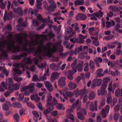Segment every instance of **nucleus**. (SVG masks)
<instances>
[{
  "instance_id": "8",
  "label": "nucleus",
  "mask_w": 122,
  "mask_h": 122,
  "mask_svg": "<svg viewBox=\"0 0 122 122\" xmlns=\"http://www.w3.org/2000/svg\"><path fill=\"white\" fill-rule=\"evenodd\" d=\"M5 83L8 87V90H12V89L11 87L13 84L14 82L13 81L12 79L10 78L7 79L6 80Z\"/></svg>"
},
{
  "instance_id": "17",
  "label": "nucleus",
  "mask_w": 122,
  "mask_h": 122,
  "mask_svg": "<svg viewBox=\"0 0 122 122\" xmlns=\"http://www.w3.org/2000/svg\"><path fill=\"white\" fill-rule=\"evenodd\" d=\"M22 61L23 62L25 63L24 64L25 65L26 64H30L32 63V60L30 57H29L27 58H24L22 60Z\"/></svg>"
},
{
  "instance_id": "16",
  "label": "nucleus",
  "mask_w": 122,
  "mask_h": 122,
  "mask_svg": "<svg viewBox=\"0 0 122 122\" xmlns=\"http://www.w3.org/2000/svg\"><path fill=\"white\" fill-rule=\"evenodd\" d=\"M33 61H34L35 63L38 67L39 68H42L46 65V63L44 62V64H42L40 65L38 64L39 60L37 57H35L33 58Z\"/></svg>"
},
{
  "instance_id": "35",
  "label": "nucleus",
  "mask_w": 122,
  "mask_h": 122,
  "mask_svg": "<svg viewBox=\"0 0 122 122\" xmlns=\"http://www.w3.org/2000/svg\"><path fill=\"white\" fill-rule=\"evenodd\" d=\"M27 55V53H21L20 56H15V58L17 59H20L21 57L26 56Z\"/></svg>"
},
{
  "instance_id": "44",
  "label": "nucleus",
  "mask_w": 122,
  "mask_h": 122,
  "mask_svg": "<svg viewBox=\"0 0 122 122\" xmlns=\"http://www.w3.org/2000/svg\"><path fill=\"white\" fill-rule=\"evenodd\" d=\"M39 24V21L37 20L34 19L32 21V25L34 26L38 25Z\"/></svg>"
},
{
  "instance_id": "21",
  "label": "nucleus",
  "mask_w": 122,
  "mask_h": 122,
  "mask_svg": "<svg viewBox=\"0 0 122 122\" xmlns=\"http://www.w3.org/2000/svg\"><path fill=\"white\" fill-rule=\"evenodd\" d=\"M11 105L10 103L8 102L5 104H4L2 106L3 109L5 111H7L9 109V107Z\"/></svg>"
},
{
  "instance_id": "37",
  "label": "nucleus",
  "mask_w": 122,
  "mask_h": 122,
  "mask_svg": "<svg viewBox=\"0 0 122 122\" xmlns=\"http://www.w3.org/2000/svg\"><path fill=\"white\" fill-rule=\"evenodd\" d=\"M84 3V1H80L79 0H76L74 2L75 5L76 6L82 5Z\"/></svg>"
},
{
  "instance_id": "42",
  "label": "nucleus",
  "mask_w": 122,
  "mask_h": 122,
  "mask_svg": "<svg viewBox=\"0 0 122 122\" xmlns=\"http://www.w3.org/2000/svg\"><path fill=\"white\" fill-rule=\"evenodd\" d=\"M109 73L111 75L114 76L115 75H118L120 74V72L117 71H116L115 72H114L113 71H109Z\"/></svg>"
},
{
  "instance_id": "53",
  "label": "nucleus",
  "mask_w": 122,
  "mask_h": 122,
  "mask_svg": "<svg viewBox=\"0 0 122 122\" xmlns=\"http://www.w3.org/2000/svg\"><path fill=\"white\" fill-rule=\"evenodd\" d=\"M49 72V69L48 67H46L45 73L44 74V75L45 76H49L50 75Z\"/></svg>"
},
{
  "instance_id": "50",
  "label": "nucleus",
  "mask_w": 122,
  "mask_h": 122,
  "mask_svg": "<svg viewBox=\"0 0 122 122\" xmlns=\"http://www.w3.org/2000/svg\"><path fill=\"white\" fill-rule=\"evenodd\" d=\"M24 97V94L23 93L20 94L19 96V97L17 99V100L19 101H21Z\"/></svg>"
},
{
  "instance_id": "4",
  "label": "nucleus",
  "mask_w": 122,
  "mask_h": 122,
  "mask_svg": "<svg viewBox=\"0 0 122 122\" xmlns=\"http://www.w3.org/2000/svg\"><path fill=\"white\" fill-rule=\"evenodd\" d=\"M77 115L79 118L82 120H85V118L83 114L85 115L86 114L85 110L84 108H81V106H79L77 107Z\"/></svg>"
},
{
  "instance_id": "7",
  "label": "nucleus",
  "mask_w": 122,
  "mask_h": 122,
  "mask_svg": "<svg viewBox=\"0 0 122 122\" xmlns=\"http://www.w3.org/2000/svg\"><path fill=\"white\" fill-rule=\"evenodd\" d=\"M66 78L65 77H60L58 81V85L61 87H64L66 85Z\"/></svg>"
},
{
  "instance_id": "43",
  "label": "nucleus",
  "mask_w": 122,
  "mask_h": 122,
  "mask_svg": "<svg viewBox=\"0 0 122 122\" xmlns=\"http://www.w3.org/2000/svg\"><path fill=\"white\" fill-rule=\"evenodd\" d=\"M117 42L115 41L111 43V45H108L107 46L108 48H114L115 46L114 45L117 44Z\"/></svg>"
},
{
  "instance_id": "54",
  "label": "nucleus",
  "mask_w": 122,
  "mask_h": 122,
  "mask_svg": "<svg viewBox=\"0 0 122 122\" xmlns=\"http://www.w3.org/2000/svg\"><path fill=\"white\" fill-rule=\"evenodd\" d=\"M74 92H67L66 93V96L67 97H71L74 95Z\"/></svg>"
},
{
  "instance_id": "29",
  "label": "nucleus",
  "mask_w": 122,
  "mask_h": 122,
  "mask_svg": "<svg viewBox=\"0 0 122 122\" xmlns=\"http://www.w3.org/2000/svg\"><path fill=\"white\" fill-rule=\"evenodd\" d=\"M93 82H94L97 84V86H99L102 82V79H94L93 81Z\"/></svg>"
},
{
  "instance_id": "40",
  "label": "nucleus",
  "mask_w": 122,
  "mask_h": 122,
  "mask_svg": "<svg viewBox=\"0 0 122 122\" xmlns=\"http://www.w3.org/2000/svg\"><path fill=\"white\" fill-rule=\"evenodd\" d=\"M37 17L38 19L41 20L42 22H47L46 20L44 19L40 14L38 15L37 16Z\"/></svg>"
},
{
  "instance_id": "9",
  "label": "nucleus",
  "mask_w": 122,
  "mask_h": 122,
  "mask_svg": "<svg viewBox=\"0 0 122 122\" xmlns=\"http://www.w3.org/2000/svg\"><path fill=\"white\" fill-rule=\"evenodd\" d=\"M23 36L25 37L26 35L24 34L23 33H20L16 35V36L17 40L19 44H23V41L22 38Z\"/></svg>"
},
{
  "instance_id": "20",
  "label": "nucleus",
  "mask_w": 122,
  "mask_h": 122,
  "mask_svg": "<svg viewBox=\"0 0 122 122\" xmlns=\"http://www.w3.org/2000/svg\"><path fill=\"white\" fill-rule=\"evenodd\" d=\"M70 89L72 90L76 88L77 86V85L75 83L71 81H70L68 85Z\"/></svg>"
},
{
  "instance_id": "60",
  "label": "nucleus",
  "mask_w": 122,
  "mask_h": 122,
  "mask_svg": "<svg viewBox=\"0 0 122 122\" xmlns=\"http://www.w3.org/2000/svg\"><path fill=\"white\" fill-rule=\"evenodd\" d=\"M96 35V36L95 37L94 36H91L90 37L92 39L93 41H96L97 40H98V35L97 34H96L95 35Z\"/></svg>"
},
{
  "instance_id": "12",
  "label": "nucleus",
  "mask_w": 122,
  "mask_h": 122,
  "mask_svg": "<svg viewBox=\"0 0 122 122\" xmlns=\"http://www.w3.org/2000/svg\"><path fill=\"white\" fill-rule=\"evenodd\" d=\"M109 106L107 105L104 109H103L102 111V116L103 118H105L106 116V114L108 113L109 110Z\"/></svg>"
},
{
  "instance_id": "33",
  "label": "nucleus",
  "mask_w": 122,
  "mask_h": 122,
  "mask_svg": "<svg viewBox=\"0 0 122 122\" xmlns=\"http://www.w3.org/2000/svg\"><path fill=\"white\" fill-rule=\"evenodd\" d=\"M103 14V13L101 11H99L98 12H97L96 13H93L92 14V15H94V16L99 17H102Z\"/></svg>"
},
{
  "instance_id": "49",
  "label": "nucleus",
  "mask_w": 122,
  "mask_h": 122,
  "mask_svg": "<svg viewBox=\"0 0 122 122\" xmlns=\"http://www.w3.org/2000/svg\"><path fill=\"white\" fill-rule=\"evenodd\" d=\"M89 66L91 69L92 70H94L95 68V66L94 63L92 60L90 61L89 62Z\"/></svg>"
},
{
  "instance_id": "30",
  "label": "nucleus",
  "mask_w": 122,
  "mask_h": 122,
  "mask_svg": "<svg viewBox=\"0 0 122 122\" xmlns=\"http://www.w3.org/2000/svg\"><path fill=\"white\" fill-rule=\"evenodd\" d=\"M108 89L110 93L112 91V93L113 94L114 91L113 90L112 81H111L109 83Z\"/></svg>"
},
{
  "instance_id": "56",
  "label": "nucleus",
  "mask_w": 122,
  "mask_h": 122,
  "mask_svg": "<svg viewBox=\"0 0 122 122\" xmlns=\"http://www.w3.org/2000/svg\"><path fill=\"white\" fill-rule=\"evenodd\" d=\"M57 107V108L59 109L64 110L65 109V107L63 104H58Z\"/></svg>"
},
{
  "instance_id": "34",
  "label": "nucleus",
  "mask_w": 122,
  "mask_h": 122,
  "mask_svg": "<svg viewBox=\"0 0 122 122\" xmlns=\"http://www.w3.org/2000/svg\"><path fill=\"white\" fill-rule=\"evenodd\" d=\"M47 104L48 105H49L51 104L50 102L52 100V98L51 94L50 93L48 94L47 97Z\"/></svg>"
},
{
  "instance_id": "48",
  "label": "nucleus",
  "mask_w": 122,
  "mask_h": 122,
  "mask_svg": "<svg viewBox=\"0 0 122 122\" xmlns=\"http://www.w3.org/2000/svg\"><path fill=\"white\" fill-rule=\"evenodd\" d=\"M32 81H40V80L38 78V77L36 75H34L33 77Z\"/></svg>"
},
{
  "instance_id": "52",
  "label": "nucleus",
  "mask_w": 122,
  "mask_h": 122,
  "mask_svg": "<svg viewBox=\"0 0 122 122\" xmlns=\"http://www.w3.org/2000/svg\"><path fill=\"white\" fill-rule=\"evenodd\" d=\"M14 79L17 82H19L22 80L23 78L21 77L16 76L14 78Z\"/></svg>"
},
{
  "instance_id": "25",
  "label": "nucleus",
  "mask_w": 122,
  "mask_h": 122,
  "mask_svg": "<svg viewBox=\"0 0 122 122\" xmlns=\"http://www.w3.org/2000/svg\"><path fill=\"white\" fill-rule=\"evenodd\" d=\"M11 7L13 9V10L15 13H18L22 15L23 12L20 8H19L17 9H15L13 8L12 6H11Z\"/></svg>"
},
{
  "instance_id": "45",
  "label": "nucleus",
  "mask_w": 122,
  "mask_h": 122,
  "mask_svg": "<svg viewBox=\"0 0 122 122\" xmlns=\"http://www.w3.org/2000/svg\"><path fill=\"white\" fill-rule=\"evenodd\" d=\"M13 118L16 122H18L20 120V117L17 113H15L13 115Z\"/></svg>"
},
{
  "instance_id": "19",
  "label": "nucleus",
  "mask_w": 122,
  "mask_h": 122,
  "mask_svg": "<svg viewBox=\"0 0 122 122\" xmlns=\"http://www.w3.org/2000/svg\"><path fill=\"white\" fill-rule=\"evenodd\" d=\"M7 89V87L5 85V83L4 81H3L0 85V92H4L5 91V89Z\"/></svg>"
},
{
  "instance_id": "2",
  "label": "nucleus",
  "mask_w": 122,
  "mask_h": 122,
  "mask_svg": "<svg viewBox=\"0 0 122 122\" xmlns=\"http://www.w3.org/2000/svg\"><path fill=\"white\" fill-rule=\"evenodd\" d=\"M14 66L16 68L13 69V71L15 73L18 74L23 73V72L25 71V64H23L22 63H16L14 64Z\"/></svg>"
},
{
  "instance_id": "1",
  "label": "nucleus",
  "mask_w": 122,
  "mask_h": 122,
  "mask_svg": "<svg viewBox=\"0 0 122 122\" xmlns=\"http://www.w3.org/2000/svg\"><path fill=\"white\" fill-rule=\"evenodd\" d=\"M36 38L35 40L31 39L29 41L26 40H24V44L22 45L21 50L22 51H27L28 53H30L33 51L34 48L32 47L37 44H39L38 49L34 51V56L39 57V59L41 61L43 58L42 56H50L52 53L55 52L58 49V46L60 47L59 50L60 51H63L62 46L61 45V41L57 42L53 44L51 43H47L46 46L43 45L44 40L46 39L47 36L45 35H38L37 34L35 35Z\"/></svg>"
},
{
  "instance_id": "61",
  "label": "nucleus",
  "mask_w": 122,
  "mask_h": 122,
  "mask_svg": "<svg viewBox=\"0 0 122 122\" xmlns=\"http://www.w3.org/2000/svg\"><path fill=\"white\" fill-rule=\"evenodd\" d=\"M32 113L34 115V117L38 118L39 116L38 113L36 111H33L32 112Z\"/></svg>"
},
{
  "instance_id": "51",
  "label": "nucleus",
  "mask_w": 122,
  "mask_h": 122,
  "mask_svg": "<svg viewBox=\"0 0 122 122\" xmlns=\"http://www.w3.org/2000/svg\"><path fill=\"white\" fill-rule=\"evenodd\" d=\"M73 31V29L70 26L67 27V29L66 30V31L67 33H71Z\"/></svg>"
},
{
  "instance_id": "13",
  "label": "nucleus",
  "mask_w": 122,
  "mask_h": 122,
  "mask_svg": "<svg viewBox=\"0 0 122 122\" xmlns=\"http://www.w3.org/2000/svg\"><path fill=\"white\" fill-rule=\"evenodd\" d=\"M44 84L47 90L50 92L52 91L53 88L51 83L49 81H46L44 82Z\"/></svg>"
},
{
  "instance_id": "10",
  "label": "nucleus",
  "mask_w": 122,
  "mask_h": 122,
  "mask_svg": "<svg viewBox=\"0 0 122 122\" xmlns=\"http://www.w3.org/2000/svg\"><path fill=\"white\" fill-rule=\"evenodd\" d=\"M86 91V90L85 89L79 90L77 89L74 92V93L76 95V97H77L79 95L84 94Z\"/></svg>"
},
{
  "instance_id": "59",
  "label": "nucleus",
  "mask_w": 122,
  "mask_h": 122,
  "mask_svg": "<svg viewBox=\"0 0 122 122\" xmlns=\"http://www.w3.org/2000/svg\"><path fill=\"white\" fill-rule=\"evenodd\" d=\"M114 37V36L112 35L108 36H106L105 38L106 40H109L113 38Z\"/></svg>"
},
{
  "instance_id": "39",
  "label": "nucleus",
  "mask_w": 122,
  "mask_h": 122,
  "mask_svg": "<svg viewBox=\"0 0 122 122\" xmlns=\"http://www.w3.org/2000/svg\"><path fill=\"white\" fill-rule=\"evenodd\" d=\"M65 89H63L62 91H61L60 90H58V91L67 100L68 99V98L67 97V96L66 95V94H64V93L65 92Z\"/></svg>"
},
{
  "instance_id": "5",
  "label": "nucleus",
  "mask_w": 122,
  "mask_h": 122,
  "mask_svg": "<svg viewBox=\"0 0 122 122\" xmlns=\"http://www.w3.org/2000/svg\"><path fill=\"white\" fill-rule=\"evenodd\" d=\"M77 62V60H74L71 64V67H72L73 70H72L75 71V68L77 69L79 71H81L82 70V68L83 66V62H82L81 63L79 64L78 65L76 66V65Z\"/></svg>"
},
{
  "instance_id": "64",
  "label": "nucleus",
  "mask_w": 122,
  "mask_h": 122,
  "mask_svg": "<svg viewBox=\"0 0 122 122\" xmlns=\"http://www.w3.org/2000/svg\"><path fill=\"white\" fill-rule=\"evenodd\" d=\"M48 35L51 38L54 37L55 36V34L52 33V31H51L48 34Z\"/></svg>"
},
{
  "instance_id": "46",
  "label": "nucleus",
  "mask_w": 122,
  "mask_h": 122,
  "mask_svg": "<svg viewBox=\"0 0 122 122\" xmlns=\"http://www.w3.org/2000/svg\"><path fill=\"white\" fill-rule=\"evenodd\" d=\"M26 67L27 70H29L33 72L36 69L35 66L34 65L31 66L30 68H28L27 66H26Z\"/></svg>"
},
{
  "instance_id": "26",
  "label": "nucleus",
  "mask_w": 122,
  "mask_h": 122,
  "mask_svg": "<svg viewBox=\"0 0 122 122\" xmlns=\"http://www.w3.org/2000/svg\"><path fill=\"white\" fill-rule=\"evenodd\" d=\"M102 61V59L100 57H96L95 59V62L96 63L97 66L98 67H100V64L98 62V61H99L100 63H101Z\"/></svg>"
},
{
  "instance_id": "11",
  "label": "nucleus",
  "mask_w": 122,
  "mask_h": 122,
  "mask_svg": "<svg viewBox=\"0 0 122 122\" xmlns=\"http://www.w3.org/2000/svg\"><path fill=\"white\" fill-rule=\"evenodd\" d=\"M61 73H59L57 72H54L52 73L50 77L51 81L53 82L59 76Z\"/></svg>"
},
{
  "instance_id": "57",
  "label": "nucleus",
  "mask_w": 122,
  "mask_h": 122,
  "mask_svg": "<svg viewBox=\"0 0 122 122\" xmlns=\"http://www.w3.org/2000/svg\"><path fill=\"white\" fill-rule=\"evenodd\" d=\"M35 83H31L29 84L28 86L29 89L31 88H32L34 87L35 86Z\"/></svg>"
},
{
  "instance_id": "15",
  "label": "nucleus",
  "mask_w": 122,
  "mask_h": 122,
  "mask_svg": "<svg viewBox=\"0 0 122 122\" xmlns=\"http://www.w3.org/2000/svg\"><path fill=\"white\" fill-rule=\"evenodd\" d=\"M7 14V12L5 11L4 17V21H5L7 20H9L12 18V17L13 15L12 12L10 11L7 15H6Z\"/></svg>"
},
{
  "instance_id": "18",
  "label": "nucleus",
  "mask_w": 122,
  "mask_h": 122,
  "mask_svg": "<svg viewBox=\"0 0 122 122\" xmlns=\"http://www.w3.org/2000/svg\"><path fill=\"white\" fill-rule=\"evenodd\" d=\"M76 72V71L75 70V71L73 70L69 71L67 72L68 78L69 80H72L73 78L72 75Z\"/></svg>"
},
{
  "instance_id": "63",
  "label": "nucleus",
  "mask_w": 122,
  "mask_h": 122,
  "mask_svg": "<svg viewBox=\"0 0 122 122\" xmlns=\"http://www.w3.org/2000/svg\"><path fill=\"white\" fill-rule=\"evenodd\" d=\"M50 68L53 70H56L57 69L56 68V65L54 63H53L50 65Z\"/></svg>"
},
{
  "instance_id": "31",
  "label": "nucleus",
  "mask_w": 122,
  "mask_h": 122,
  "mask_svg": "<svg viewBox=\"0 0 122 122\" xmlns=\"http://www.w3.org/2000/svg\"><path fill=\"white\" fill-rule=\"evenodd\" d=\"M95 93L92 92H90L88 95V98L90 100H91L94 99L95 97Z\"/></svg>"
},
{
  "instance_id": "28",
  "label": "nucleus",
  "mask_w": 122,
  "mask_h": 122,
  "mask_svg": "<svg viewBox=\"0 0 122 122\" xmlns=\"http://www.w3.org/2000/svg\"><path fill=\"white\" fill-rule=\"evenodd\" d=\"M41 5L42 3L40 0H37L36 4V8L38 9L41 10L42 9L41 7Z\"/></svg>"
},
{
  "instance_id": "55",
  "label": "nucleus",
  "mask_w": 122,
  "mask_h": 122,
  "mask_svg": "<svg viewBox=\"0 0 122 122\" xmlns=\"http://www.w3.org/2000/svg\"><path fill=\"white\" fill-rule=\"evenodd\" d=\"M83 64L84 65H86L84 68V71L85 72L88 71L89 70L88 63H85L84 64L83 63Z\"/></svg>"
},
{
  "instance_id": "3",
  "label": "nucleus",
  "mask_w": 122,
  "mask_h": 122,
  "mask_svg": "<svg viewBox=\"0 0 122 122\" xmlns=\"http://www.w3.org/2000/svg\"><path fill=\"white\" fill-rule=\"evenodd\" d=\"M97 102L96 101L94 102V105L92 102L90 101L87 102L85 105V108L86 109L93 111L95 110L97 111Z\"/></svg>"
},
{
  "instance_id": "62",
  "label": "nucleus",
  "mask_w": 122,
  "mask_h": 122,
  "mask_svg": "<svg viewBox=\"0 0 122 122\" xmlns=\"http://www.w3.org/2000/svg\"><path fill=\"white\" fill-rule=\"evenodd\" d=\"M28 12L29 13H31V15H36V13L35 12H34L33 10L32 9L30 8Z\"/></svg>"
},
{
  "instance_id": "27",
  "label": "nucleus",
  "mask_w": 122,
  "mask_h": 122,
  "mask_svg": "<svg viewBox=\"0 0 122 122\" xmlns=\"http://www.w3.org/2000/svg\"><path fill=\"white\" fill-rule=\"evenodd\" d=\"M115 95L117 96H121L122 97V89H118L115 92Z\"/></svg>"
},
{
  "instance_id": "36",
  "label": "nucleus",
  "mask_w": 122,
  "mask_h": 122,
  "mask_svg": "<svg viewBox=\"0 0 122 122\" xmlns=\"http://www.w3.org/2000/svg\"><path fill=\"white\" fill-rule=\"evenodd\" d=\"M102 71L103 70L101 69H99L97 70L96 73L98 76H102L104 75V74L102 73Z\"/></svg>"
},
{
  "instance_id": "47",
  "label": "nucleus",
  "mask_w": 122,
  "mask_h": 122,
  "mask_svg": "<svg viewBox=\"0 0 122 122\" xmlns=\"http://www.w3.org/2000/svg\"><path fill=\"white\" fill-rule=\"evenodd\" d=\"M120 115V113H116L114 114L113 117L115 121L117 122L118 121L119 117Z\"/></svg>"
},
{
  "instance_id": "38",
  "label": "nucleus",
  "mask_w": 122,
  "mask_h": 122,
  "mask_svg": "<svg viewBox=\"0 0 122 122\" xmlns=\"http://www.w3.org/2000/svg\"><path fill=\"white\" fill-rule=\"evenodd\" d=\"M12 106L14 107L20 108L21 107V104L19 102H14L12 104Z\"/></svg>"
},
{
  "instance_id": "23",
  "label": "nucleus",
  "mask_w": 122,
  "mask_h": 122,
  "mask_svg": "<svg viewBox=\"0 0 122 122\" xmlns=\"http://www.w3.org/2000/svg\"><path fill=\"white\" fill-rule=\"evenodd\" d=\"M20 87V84L19 83H16L15 84H13L11 87L12 88V90H9V91H12L14 90H16L18 89Z\"/></svg>"
},
{
  "instance_id": "58",
  "label": "nucleus",
  "mask_w": 122,
  "mask_h": 122,
  "mask_svg": "<svg viewBox=\"0 0 122 122\" xmlns=\"http://www.w3.org/2000/svg\"><path fill=\"white\" fill-rule=\"evenodd\" d=\"M112 98L111 96H109L107 97V103L109 104L111 103L112 102Z\"/></svg>"
},
{
  "instance_id": "41",
  "label": "nucleus",
  "mask_w": 122,
  "mask_h": 122,
  "mask_svg": "<svg viewBox=\"0 0 122 122\" xmlns=\"http://www.w3.org/2000/svg\"><path fill=\"white\" fill-rule=\"evenodd\" d=\"M49 2L52 5L50 6V8L52 7L55 9L56 8L57 6L53 0H50L49 1Z\"/></svg>"
},
{
  "instance_id": "6",
  "label": "nucleus",
  "mask_w": 122,
  "mask_h": 122,
  "mask_svg": "<svg viewBox=\"0 0 122 122\" xmlns=\"http://www.w3.org/2000/svg\"><path fill=\"white\" fill-rule=\"evenodd\" d=\"M107 87V84H102L101 88V89L98 91V95H103L107 93V91L105 89Z\"/></svg>"
},
{
  "instance_id": "24",
  "label": "nucleus",
  "mask_w": 122,
  "mask_h": 122,
  "mask_svg": "<svg viewBox=\"0 0 122 122\" xmlns=\"http://www.w3.org/2000/svg\"><path fill=\"white\" fill-rule=\"evenodd\" d=\"M109 10H111L114 12L118 11L119 10H122V8H120L119 9L115 6L111 5L108 8Z\"/></svg>"
},
{
  "instance_id": "14",
  "label": "nucleus",
  "mask_w": 122,
  "mask_h": 122,
  "mask_svg": "<svg viewBox=\"0 0 122 122\" xmlns=\"http://www.w3.org/2000/svg\"><path fill=\"white\" fill-rule=\"evenodd\" d=\"M73 112L71 109H68L67 111L66 117L68 119H70L71 121H73L74 120V117L72 114H71Z\"/></svg>"
},
{
  "instance_id": "32",
  "label": "nucleus",
  "mask_w": 122,
  "mask_h": 122,
  "mask_svg": "<svg viewBox=\"0 0 122 122\" xmlns=\"http://www.w3.org/2000/svg\"><path fill=\"white\" fill-rule=\"evenodd\" d=\"M82 50V46L76 48L74 51V54L76 55L78 54L80 51Z\"/></svg>"
},
{
  "instance_id": "22",
  "label": "nucleus",
  "mask_w": 122,
  "mask_h": 122,
  "mask_svg": "<svg viewBox=\"0 0 122 122\" xmlns=\"http://www.w3.org/2000/svg\"><path fill=\"white\" fill-rule=\"evenodd\" d=\"M76 18L77 20H78L81 19L82 20H84L86 19V17L84 14H80L77 15Z\"/></svg>"
}]
</instances>
